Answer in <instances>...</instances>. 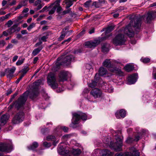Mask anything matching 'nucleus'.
<instances>
[{
    "label": "nucleus",
    "mask_w": 156,
    "mask_h": 156,
    "mask_svg": "<svg viewBox=\"0 0 156 156\" xmlns=\"http://www.w3.org/2000/svg\"><path fill=\"white\" fill-rule=\"evenodd\" d=\"M41 80L40 79L34 83L33 85V87L34 88L33 90L30 92L29 94L28 92L27 91L23 93L20 97L16 101L11 105L9 108V109H11L13 106H14L17 109L22 108L27 99L29 94L30 98L32 99H34L38 96V90L37 87L41 85Z\"/></svg>",
    "instance_id": "nucleus-1"
},
{
    "label": "nucleus",
    "mask_w": 156,
    "mask_h": 156,
    "mask_svg": "<svg viewBox=\"0 0 156 156\" xmlns=\"http://www.w3.org/2000/svg\"><path fill=\"white\" fill-rule=\"evenodd\" d=\"M142 17L135 16L131 20L130 23L126 26L124 29L122 28L120 30L122 33H124L129 37H133L134 35V32L132 29V25L135 28L136 31L140 30L141 25V21Z\"/></svg>",
    "instance_id": "nucleus-2"
},
{
    "label": "nucleus",
    "mask_w": 156,
    "mask_h": 156,
    "mask_svg": "<svg viewBox=\"0 0 156 156\" xmlns=\"http://www.w3.org/2000/svg\"><path fill=\"white\" fill-rule=\"evenodd\" d=\"M62 62L60 63L59 61L61 60V58H58L57 59V61L56 63V66H53L52 70L54 71H57L59 69V66L61 65H65L67 66L70 64L71 62L73 61L74 57L72 55H68L66 56L64 58H61Z\"/></svg>",
    "instance_id": "nucleus-3"
},
{
    "label": "nucleus",
    "mask_w": 156,
    "mask_h": 156,
    "mask_svg": "<svg viewBox=\"0 0 156 156\" xmlns=\"http://www.w3.org/2000/svg\"><path fill=\"white\" fill-rule=\"evenodd\" d=\"M103 65L104 66L109 68H112L110 69L111 72L117 74L120 76H122L123 73L120 69L117 68H113V63H111L110 59H106L103 62Z\"/></svg>",
    "instance_id": "nucleus-4"
},
{
    "label": "nucleus",
    "mask_w": 156,
    "mask_h": 156,
    "mask_svg": "<svg viewBox=\"0 0 156 156\" xmlns=\"http://www.w3.org/2000/svg\"><path fill=\"white\" fill-rule=\"evenodd\" d=\"M47 81L48 85L52 88L55 89L58 87V85L56 82V79L54 73L51 72L47 77Z\"/></svg>",
    "instance_id": "nucleus-5"
},
{
    "label": "nucleus",
    "mask_w": 156,
    "mask_h": 156,
    "mask_svg": "<svg viewBox=\"0 0 156 156\" xmlns=\"http://www.w3.org/2000/svg\"><path fill=\"white\" fill-rule=\"evenodd\" d=\"M81 119L83 120H86L87 119V115L85 113L81 112L74 113L73 114V118L72 123L73 124L78 123V121Z\"/></svg>",
    "instance_id": "nucleus-6"
},
{
    "label": "nucleus",
    "mask_w": 156,
    "mask_h": 156,
    "mask_svg": "<svg viewBox=\"0 0 156 156\" xmlns=\"http://www.w3.org/2000/svg\"><path fill=\"white\" fill-rule=\"evenodd\" d=\"M24 114L22 111H20L17 113L12 119V122L14 124H18L24 120Z\"/></svg>",
    "instance_id": "nucleus-7"
},
{
    "label": "nucleus",
    "mask_w": 156,
    "mask_h": 156,
    "mask_svg": "<svg viewBox=\"0 0 156 156\" xmlns=\"http://www.w3.org/2000/svg\"><path fill=\"white\" fill-rule=\"evenodd\" d=\"M116 142L115 144H111V145L114 149L116 151H119L121 150V147L122 145V141L121 137L119 135L115 136V137Z\"/></svg>",
    "instance_id": "nucleus-8"
},
{
    "label": "nucleus",
    "mask_w": 156,
    "mask_h": 156,
    "mask_svg": "<svg viewBox=\"0 0 156 156\" xmlns=\"http://www.w3.org/2000/svg\"><path fill=\"white\" fill-rule=\"evenodd\" d=\"M126 41L124 35L121 33H119L114 38L113 44L116 45L123 44Z\"/></svg>",
    "instance_id": "nucleus-9"
},
{
    "label": "nucleus",
    "mask_w": 156,
    "mask_h": 156,
    "mask_svg": "<svg viewBox=\"0 0 156 156\" xmlns=\"http://www.w3.org/2000/svg\"><path fill=\"white\" fill-rule=\"evenodd\" d=\"M12 149V146L11 142L10 141L9 143H0V151L9 153L10 152Z\"/></svg>",
    "instance_id": "nucleus-10"
},
{
    "label": "nucleus",
    "mask_w": 156,
    "mask_h": 156,
    "mask_svg": "<svg viewBox=\"0 0 156 156\" xmlns=\"http://www.w3.org/2000/svg\"><path fill=\"white\" fill-rule=\"evenodd\" d=\"M16 69L15 66H12L11 68H8L5 69V75L7 78L9 79H12L14 76V73Z\"/></svg>",
    "instance_id": "nucleus-11"
},
{
    "label": "nucleus",
    "mask_w": 156,
    "mask_h": 156,
    "mask_svg": "<svg viewBox=\"0 0 156 156\" xmlns=\"http://www.w3.org/2000/svg\"><path fill=\"white\" fill-rule=\"evenodd\" d=\"M71 76V75L69 72L66 71H62L60 73L59 75V81L62 82L66 81Z\"/></svg>",
    "instance_id": "nucleus-12"
},
{
    "label": "nucleus",
    "mask_w": 156,
    "mask_h": 156,
    "mask_svg": "<svg viewBox=\"0 0 156 156\" xmlns=\"http://www.w3.org/2000/svg\"><path fill=\"white\" fill-rule=\"evenodd\" d=\"M99 40H95L93 41H88L85 42V46L88 48H94L100 44Z\"/></svg>",
    "instance_id": "nucleus-13"
},
{
    "label": "nucleus",
    "mask_w": 156,
    "mask_h": 156,
    "mask_svg": "<svg viewBox=\"0 0 156 156\" xmlns=\"http://www.w3.org/2000/svg\"><path fill=\"white\" fill-rule=\"evenodd\" d=\"M61 143L58 146V151L59 154L63 155H67L69 153V151L65 148L63 146L61 145Z\"/></svg>",
    "instance_id": "nucleus-14"
},
{
    "label": "nucleus",
    "mask_w": 156,
    "mask_h": 156,
    "mask_svg": "<svg viewBox=\"0 0 156 156\" xmlns=\"http://www.w3.org/2000/svg\"><path fill=\"white\" fill-rule=\"evenodd\" d=\"M138 75L136 73H134L128 76L127 79V84L129 85L134 83L137 81Z\"/></svg>",
    "instance_id": "nucleus-15"
},
{
    "label": "nucleus",
    "mask_w": 156,
    "mask_h": 156,
    "mask_svg": "<svg viewBox=\"0 0 156 156\" xmlns=\"http://www.w3.org/2000/svg\"><path fill=\"white\" fill-rule=\"evenodd\" d=\"M130 152H126L124 156H140L139 153L138 151L134 147L130 149Z\"/></svg>",
    "instance_id": "nucleus-16"
},
{
    "label": "nucleus",
    "mask_w": 156,
    "mask_h": 156,
    "mask_svg": "<svg viewBox=\"0 0 156 156\" xmlns=\"http://www.w3.org/2000/svg\"><path fill=\"white\" fill-rule=\"evenodd\" d=\"M90 94L95 98L100 97L102 95V92L99 89L95 88L93 89L90 92Z\"/></svg>",
    "instance_id": "nucleus-17"
},
{
    "label": "nucleus",
    "mask_w": 156,
    "mask_h": 156,
    "mask_svg": "<svg viewBox=\"0 0 156 156\" xmlns=\"http://www.w3.org/2000/svg\"><path fill=\"white\" fill-rule=\"evenodd\" d=\"M19 23H15L8 30V31L9 34H11L15 32H18L20 30V28L18 27Z\"/></svg>",
    "instance_id": "nucleus-18"
},
{
    "label": "nucleus",
    "mask_w": 156,
    "mask_h": 156,
    "mask_svg": "<svg viewBox=\"0 0 156 156\" xmlns=\"http://www.w3.org/2000/svg\"><path fill=\"white\" fill-rule=\"evenodd\" d=\"M9 115L8 114L2 115L0 118V123L1 125H4L9 120Z\"/></svg>",
    "instance_id": "nucleus-19"
},
{
    "label": "nucleus",
    "mask_w": 156,
    "mask_h": 156,
    "mask_svg": "<svg viewBox=\"0 0 156 156\" xmlns=\"http://www.w3.org/2000/svg\"><path fill=\"white\" fill-rule=\"evenodd\" d=\"M126 111L123 109L117 111L115 113V116L118 119H121V118H124L126 116Z\"/></svg>",
    "instance_id": "nucleus-20"
},
{
    "label": "nucleus",
    "mask_w": 156,
    "mask_h": 156,
    "mask_svg": "<svg viewBox=\"0 0 156 156\" xmlns=\"http://www.w3.org/2000/svg\"><path fill=\"white\" fill-rule=\"evenodd\" d=\"M155 16H156V15L155 12L153 11L148 12L147 14L146 18L147 23H150Z\"/></svg>",
    "instance_id": "nucleus-21"
},
{
    "label": "nucleus",
    "mask_w": 156,
    "mask_h": 156,
    "mask_svg": "<svg viewBox=\"0 0 156 156\" xmlns=\"http://www.w3.org/2000/svg\"><path fill=\"white\" fill-rule=\"evenodd\" d=\"M41 0H37L34 3V5L36 6L37 7L34 9L35 11L40 9L44 5V3H42Z\"/></svg>",
    "instance_id": "nucleus-22"
},
{
    "label": "nucleus",
    "mask_w": 156,
    "mask_h": 156,
    "mask_svg": "<svg viewBox=\"0 0 156 156\" xmlns=\"http://www.w3.org/2000/svg\"><path fill=\"white\" fill-rule=\"evenodd\" d=\"M104 85L102 87L103 90H104L105 92H108L111 93L113 91V88L111 87L110 85H108L106 83L103 82Z\"/></svg>",
    "instance_id": "nucleus-23"
},
{
    "label": "nucleus",
    "mask_w": 156,
    "mask_h": 156,
    "mask_svg": "<svg viewBox=\"0 0 156 156\" xmlns=\"http://www.w3.org/2000/svg\"><path fill=\"white\" fill-rule=\"evenodd\" d=\"M46 140L48 141H53V144L55 146L58 143V140L56 139L55 136L53 135L48 136L46 137Z\"/></svg>",
    "instance_id": "nucleus-24"
},
{
    "label": "nucleus",
    "mask_w": 156,
    "mask_h": 156,
    "mask_svg": "<svg viewBox=\"0 0 156 156\" xmlns=\"http://www.w3.org/2000/svg\"><path fill=\"white\" fill-rule=\"evenodd\" d=\"M100 154L102 156H111L113 153L107 149H104L101 150Z\"/></svg>",
    "instance_id": "nucleus-25"
},
{
    "label": "nucleus",
    "mask_w": 156,
    "mask_h": 156,
    "mask_svg": "<svg viewBox=\"0 0 156 156\" xmlns=\"http://www.w3.org/2000/svg\"><path fill=\"white\" fill-rule=\"evenodd\" d=\"M38 146V144L37 142H34L32 145L29 146L27 147L30 150L33 151H35L36 148Z\"/></svg>",
    "instance_id": "nucleus-26"
},
{
    "label": "nucleus",
    "mask_w": 156,
    "mask_h": 156,
    "mask_svg": "<svg viewBox=\"0 0 156 156\" xmlns=\"http://www.w3.org/2000/svg\"><path fill=\"white\" fill-rule=\"evenodd\" d=\"M109 44H108L105 43L102 45L101 49L102 52H108L109 50Z\"/></svg>",
    "instance_id": "nucleus-27"
},
{
    "label": "nucleus",
    "mask_w": 156,
    "mask_h": 156,
    "mask_svg": "<svg viewBox=\"0 0 156 156\" xmlns=\"http://www.w3.org/2000/svg\"><path fill=\"white\" fill-rule=\"evenodd\" d=\"M107 73V71L104 68L101 67L99 69V74L100 76H103L106 75Z\"/></svg>",
    "instance_id": "nucleus-28"
},
{
    "label": "nucleus",
    "mask_w": 156,
    "mask_h": 156,
    "mask_svg": "<svg viewBox=\"0 0 156 156\" xmlns=\"http://www.w3.org/2000/svg\"><path fill=\"white\" fill-rule=\"evenodd\" d=\"M134 69V67L131 64H128L125 66V69L128 72H130L133 70Z\"/></svg>",
    "instance_id": "nucleus-29"
},
{
    "label": "nucleus",
    "mask_w": 156,
    "mask_h": 156,
    "mask_svg": "<svg viewBox=\"0 0 156 156\" xmlns=\"http://www.w3.org/2000/svg\"><path fill=\"white\" fill-rule=\"evenodd\" d=\"M42 47L41 46L35 49L32 52V55H33L35 56L37 55L42 50Z\"/></svg>",
    "instance_id": "nucleus-30"
},
{
    "label": "nucleus",
    "mask_w": 156,
    "mask_h": 156,
    "mask_svg": "<svg viewBox=\"0 0 156 156\" xmlns=\"http://www.w3.org/2000/svg\"><path fill=\"white\" fill-rule=\"evenodd\" d=\"M71 153L74 155L77 156L81 153V151L79 149H73L71 151Z\"/></svg>",
    "instance_id": "nucleus-31"
},
{
    "label": "nucleus",
    "mask_w": 156,
    "mask_h": 156,
    "mask_svg": "<svg viewBox=\"0 0 156 156\" xmlns=\"http://www.w3.org/2000/svg\"><path fill=\"white\" fill-rule=\"evenodd\" d=\"M59 129L62 130L65 132H67L69 129V128L65 126H59L56 128L55 131L58 132V130Z\"/></svg>",
    "instance_id": "nucleus-32"
},
{
    "label": "nucleus",
    "mask_w": 156,
    "mask_h": 156,
    "mask_svg": "<svg viewBox=\"0 0 156 156\" xmlns=\"http://www.w3.org/2000/svg\"><path fill=\"white\" fill-rule=\"evenodd\" d=\"M53 4H49V6H45L43 9L39 11L40 12H43L51 8V7L53 6Z\"/></svg>",
    "instance_id": "nucleus-33"
},
{
    "label": "nucleus",
    "mask_w": 156,
    "mask_h": 156,
    "mask_svg": "<svg viewBox=\"0 0 156 156\" xmlns=\"http://www.w3.org/2000/svg\"><path fill=\"white\" fill-rule=\"evenodd\" d=\"M114 26H111L107 27L105 31V34L112 31L114 29Z\"/></svg>",
    "instance_id": "nucleus-34"
},
{
    "label": "nucleus",
    "mask_w": 156,
    "mask_h": 156,
    "mask_svg": "<svg viewBox=\"0 0 156 156\" xmlns=\"http://www.w3.org/2000/svg\"><path fill=\"white\" fill-rule=\"evenodd\" d=\"M75 1V0H69L66 3V9H68L73 4V2Z\"/></svg>",
    "instance_id": "nucleus-35"
},
{
    "label": "nucleus",
    "mask_w": 156,
    "mask_h": 156,
    "mask_svg": "<svg viewBox=\"0 0 156 156\" xmlns=\"http://www.w3.org/2000/svg\"><path fill=\"white\" fill-rule=\"evenodd\" d=\"M61 2V0H56V1L54 3H51L53 4V6L55 7L56 8L60 6V3Z\"/></svg>",
    "instance_id": "nucleus-36"
},
{
    "label": "nucleus",
    "mask_w": 156,
    "mask_h": 156,
    "mask_svg": "<svg viewBox=\"0 0 156 156\" xmlns=\"http://www.w3.org/2000/svg\"><path fill=\"white\" fill-rule=\"evenodd\" d=\"M61 2V0H56V1L54 3H51L53 4V6L55 7L56 8L60 6V3Z\"/></svg>",
    "instance_id": "nucleus-37"
},
{
    "label": "nucleus",
    "mask_w": 156,
    "mask_h": 156,
    "mask_svg": "<svg viewBox=\"0 0 156 156\" xmlns=\"http://www.w3.org/2000/svg\"><path fill=\"white\" fill-rule=\"evenodd\" d=\"M92 2L91 0H89L86 1L84 4V5L85 8H89L90 5V4Z\"/></svg>",
    "instance_id": "nucleus-38"
},
{
    "label": "nucleus",
    "mask_w": 156,
    "mask_h": 156,
    "mask_svg": "<svg viewBox=\"0 0 156 156\" xmlns=\"http://www.w3.org/2000/svg\"><path fill=\"white\" fill-rule=\"evenodd\" d=\"M26 16V15H25L24 16H23L22 15H20L19 16H18L17 18L15 20L14 22L16 23L17 22H18L21 20L23 19L24 17L25 16Z\"/></svg>",
    "instance_id": "nucleus-39"
},
{
    "label": "nucleus",
    "mask_w": 156,
    "mask_h": 156,
    "mask_svg": "<svg viewBox=\"0 0 156 156\" xmlns=\"http://www.w3.org/2000/svg\"><path fill=\"white\" fill-rule=\"evenodd\" d=\"M97 82L96 80L92 81L89 84V86L91 87H94L97 85Z\"/></svg>",
    "instance_id": "nucleus-40"
},
{
    "label": "nucleus",
    "mask_w": 156,
    "mask_h": 156,
    "mask_svg": "<svg viewBox=\"0 0 156 156\" xmlns=\"http://www.w3.org/2000/svg\"><path fill=\"white\" fill-rule=\"evenodd\" d=\"M51 9L49 10V14L50 15L53 14L55 12L56 8L54 7V6L52 7V6L51 7Z\"/></svg>",
    "instance_id": "nucleus-41"
},
{
    "label": "nucleus",
    "mask_w": 156,
    "mask_h": 156,
    "mask_svg": "<svg viewBox=\"0 0 156 156\" xmlns=\"http://www.w3.org/2000/svg\"><path fill=\"white\" fill-rule=\"evenodd\" d=\"M29 70V68L27 67H24L21 70V72L22 73V75H23V76L27 73V72Z\"/></svg>",
    "instance_id": "nucleus-42"
},
{
    "label": "nucleus",
    "mask_w": 156,
    "mask_h": 156,
    "mask_svg": "<svg viewBox=\"0 0 156 156\" xmlns=\"http://www.w3.org/2000/svg\"><path fill=\"white\" fill-rule=\"evenodd\" d=\"M18 94V92L16 91L15 93L12 95L11 98H10L9 101V103H10L15 98L17 95Z\"/></svg>",
    "instance_id": "nucleus-43"
},
{
    "label": "nucleus",
    "mask_w": 156,
    "mask_h": 156,
    "mask_svg": "<svg viewBox=\"0 0 156 156\" xmlns=\"http://www.w3.org/2000/svg\"><path fill=\"white\" fill-rule=\"evenodd\" d=\"M25 60V58H22L21 59H19L16 63L17 66H20L22 64Z\"/></svg>",
    "instance_id": "nucleus-44"
},
{
    "label": "nucleus",
    "mask_w": 156,
    "mask_h": 156,
    "mask_svg": "<svg viewBox=\"0 0 156 156\" xmlns=\"http://www.w3.org/2000/svg\"><path fill=\"white\" fill-rule=\"evenodd\" d=\"M26 5L25 4H18L16 7H15L14 8V10L16 11L18 9H19L21 8L23 6H25Z\"/></svg>",
    "instance_id": "nucleus-45"
},
{
    "label": "nucleus",
    "mask_w": 156,
    "mask_h": 156,
    "mask_svg": "<svg viewBox=\"0 0 156 156\" xmlns=\"http://www.w3.org/2000/svg\"><path fill=\"white\" fill-rule=\"evenodd\" d=\"M141 60L144 63H147L149 62L150 61V59L148 58H142Z\"/></svg>",
    "instance_id": "nucleus-46"
},
{
    "label": "nucleus",
    "mask_w": 156,
    "mask_h": 156,
    "mask_svg": "<svg viewBox=\"0 0 156 156\" xmlns=\"http://www.w3.org/2000/svg\"><path fill=\"white\" fill-rule=\"evenodd\" d=\"M43 145L46 148H48L50 147L51 146V144L50 143H48L47 142H44L43 143Z\"/></svg>",
    "instance_id": "nucleus-47"
},
{
    "label": "nucleus",
    "mask_w": 156,
    "mask_h": 156,
    "mask_svg": "<svg viewBox=\"0 0 156 156\" xmlns=\"http://www.w3.org/2000/svg\"><path fill=\"white\" fill-rule=\"evenodd\" d=\"M48 38V36H43L39 39H40V41H42L43 42H46L47 41V39Z\"/></svg>",
    "instance_id": "nucleus-48"
},
{
    "label": "nucleus",
    "mask_w": 156,
    "mask_h": 156,
    "mask_svg": "<svg viewBox=\"0 0 156 156\" xmlns=\"http://www.w3.org/2000/svg\"><path fill=\"white\" fill-rule=\"evenodd\" d=\"M134 139L130 137H128L126 140V142L128 144L134 141Z\"/></svg>",
    "instance_id": "nucleus-49"
},
{
    "label": "nucleus",
    "mask_w": 156,
    "mask_h": 156,
    "mask_svg": "<svg viewBox=\"0 0 156 156\" xmlns=\"http://www.w3.org/2000/svg\"><path fill=\"white\" fill-rule=\"evenodd\" d=\"M35 26V24L32 23L27 28V29L29 31H30Z\"/></svg>",
    "instance_id": "nucleus-50"
},
{
    "label": "nucleus",
    "mask_w": 156,
    "mask_h": 156,
    "mask_svg": "<svg viewBox=\"0 0 156 156\" xmlns=\"http://www.w3.org/2000/svg\"><path fill=\"white\" fill-rule=\"evenodd\" d=\"M16 0H13L11 2H9L8 5L9 6H12L16 5Z\"/></svg>",
    "instance_id": "nucleus-51"
},
{
    "label": "nucleus",
    "mask_w": 156,
    "mask_h": 156,
    "mask_svg": "<svg viewBox=\"0 0 156 156\" xmlns=\"http://www.w3.org/2000/svg\"><path fill=\"white\" fill-rule=\"evenodd\" d=\"M13 22L11 20H9L6 23V25L8 27H9L12 24Z\"/></svg>",
    "instance_id": "nucleus-52"
},
{
    "label": "nucleus",
    "mask_w": 156,
    "mask_h": 156,
    "mask_svg": "<svg viewBox=\"0 0 156 156\" xmlns=\"http://www.w3.org/2000/svg\"><path fill=\"white\" fill-rule=\"evenodd\" d=\"M11 13H8V14H6L4 16H3L2 17H1V18H3V19H2L3 20H4L6 19H7L9 17V16L11 15Z\"/></svg>",
    "instance_id": "nucleus-53"
},
{
    "label": "nucleus",
    "mask_w": 156,
    "mask_h": 156,
    "mask_svg": "<svg viewBox=\"0 0 156 156\" xmlns=\"http://www.w3.org/2000/svg\"><path fill=\"white\" fill-rule=\"evenodd\" d=\"M66 34V32L62 33V34L59 37V39L61 40L63 39Z\"/></svg>",
    "instance_id": "nucleus-54"
},
{
    "label": "nucleus",
    "mask_w": 156,
    "mask_h": 156,
    "mask_svg": "<svg viewBox=\"0 0 156 156\" xmlns=\"http://www.w3.org/2000/svg\"><path fill=\"white\" fill-rule=\"evenodd\" d=\"M13 45L11 44H8V46L6 47L5 48L6 50H8L9 49L12 48Z\"/></svg>",
    "instance_id": "nucleus-55"
},
{
    "label": "nucleus",
    "mask_w": 156,
    "mask_h": 156,
    "mask_svg": "<svg viewBox=\"0 0 156 156\" xmlns=\"http://www.w3.org/2000/svg\"><path fill=\"white\" fill-rule=\"evenodd\" d=\"M140 135H141L140 134H139L138 135H137L135 136V139H134V140L137 141H138L140 139Z\"/></svg>",
    "instance_id": "nucleus-56"
},
{
    "label": "nucleus",
    "mask_w": 156,
    "mask_h": 156,
    "mask_svg": "<svg viewBox=\"0 0 156 156\" xmlns=\"http://www.w3.org/2000/svg\"><path fill=\"white\" fill-rule=\"evenodd\" d=\"M6 44V42L3 40H2L0 41V45L3 47Z\"/></svg>",
    "instance_id": "nucleus-57"
},
{
    "label": "nucleus",
    "mask_w": 156,
    "mask_h": 156,
    "mask_svg": "<svg viewBox=\"0 0 156 156\" xmlns=\"http://www.w3.org/2000/svg\"><path fill=\"white\" fill-rule=\"evenodd\" d=\"M23 76V75H21L20 77L17 79L16 81V83H18Z\"/></svg>",
    "instance_id": "nucleus-58"
},
{
    "label": "nucleus",
    "mask_w": 156,
    "mask_h": 156,
    "mask_svg": "<svg viewBox=\"0 0 156 156\" xmlns=\"http://www.w3.org/2000/svg\"><path fill=\"white\" fill-rule=\"evenodd\" d=\"M70 11H71V9H69L66 10H65L63 12H62L63 14V15H65L67 13H69L70 12Z\"/></svg>",
    "instance_id": "nucleus-59"
},
{
    "label": "nucleus",
    "mask_w": 156,
    "mask_h": 156,
    "mask_svg": "<svg viewBox=\"0 0 156 156\" xmlns=\"http://www.w3.org/2000/svg\"><path fill=\"white\" fill-rule=\"evenodd\" d=\"M39 41L37 42V43H36L35 44V46L36 47L39 46V45L41 44L42 43V42L40 41V39H39Z\"/></svg>",
    "instance_id": "nucleus-60"
},
{
    "label": "nucleus",
    "mask_w": 156,
    "mask_h": 156,
    "mask_svg": "<svg viewBox=\"0 0 156 156\" xmlns=\"http://www.w3.org/2000/svg\"><path fill=\"white\" fill-rule=\"evenodd\" d=\"M98 3L96 2H94L92 5V6H94L95 7L98 8Z\"/></svg>",
    "instance_id": "nucleus-61"
},
{
    "label": "nucleus",
    "mask_w": 156,
    "mask_h": 156,
    "mask_svg": "<svg viewBox=\"0 0 156 156\" xmlns=\"http://www.w3.org/2000/svg\"><path fill=\"white\" fill-rule=\"evenodd\" d=\"M21 32L22 34L23 35L28 34V32L26 30H22L21 31Z\"/></svg>",
    "instance_id": "nucleus-62"
},
{
    "label": "nucleus",
    "mask_w": 156,
    "mask_h": 156,
    "mask_svg": "<svg viewBox=\"0 0 156 156\" xmlns=\"http://www.w3.org/2000/svg\"><path fill=\"white\" fill-rule=\"evenodd\" d=\"M100 151H100L99 149H96L94 151V153L95 154L97 155L98 153L100 154Z\"/></svg>",
    "instance_id": "nucleus-63"
},
{
    "label": "nucleus",
    "mask_w": 156,
    "mask_h": 156,
    "mask_svg": "<svg viewBox=\"0 0 156 156\" xmlns=\"http://www.w3.org/2000/svg\"><path fill=\"white\" fill-rule=\"evenodd\" d=\"M152 76L153 78L155 80H156V72L153 71L152 73Z\"/></svg>",
    "instance_id": "nucleus-64"
}]
</instances>
